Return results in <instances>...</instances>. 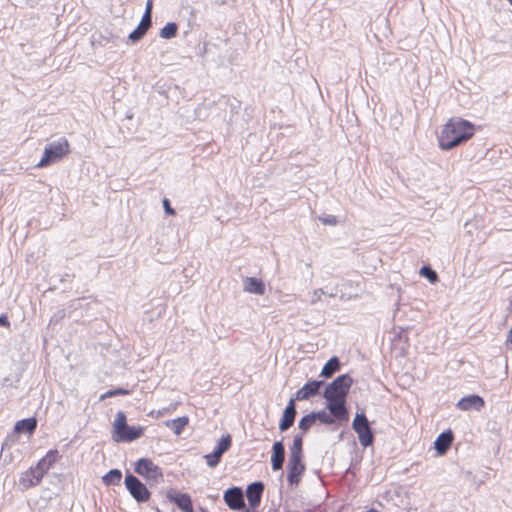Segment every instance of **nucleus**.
<instances>
[{"label":"nucleus","mask_w":512,"mask_h":512,"mask_svg":"<svg viewBox=\"0 0 512 512\" xmlns=\"http://www.w3.org/2000/svg\"><path fill=\"white\" fill-rule=\"evenodd\" d=\"M124 484L132 498L138 503H145L150 499L151 493L146 485L132 473L126 474Z\"/></svg>","instance_id":"obj_7"},{"label":"nucleus","mask_w":512,"mask_h":512,"mask_svg":"<svg viewBox=\"0 0 512 512\" xmlns=\"http://www.w3.org/2000/svg\"><path fill=\"white\" fill-rule=\"evenodd\" d=\"M178 32V25L175 22H168L161 28L159 36L162 39H172L176 37Z\"/></svg>","instance_id":"obj_28"},{"label":"nucleus","mask_w":512,"mask_h":512,"mask_svg":"<svg viewBox=\"0 0 512 512\" xmlns=\"http://www.w3.org/2000/svg\"><path fill=\"white\" fill-rule=\"evenodd\" d=\"M144 433V427L142 426H130L126 425L125 428L115 438L116 443H130L140 438Z\"/></svg>","instance_id":"obj_16"},{"label":"nucleus","mask_w":512,"mask_h":512,"mask_svg":"<svg viewBox=\"0 0 512 512\" xmlns=\"http://www.w3.org/2000/svg\"><path fill=\"white\" fill-rule=\"evenodd\" d=\"M244 291L256 295L265 293V283L262 279L256 277H246L243 280Z\"/></svg>","instance_id":"obj_20"},{"label":"nucleus","mask_w":512,"mask_h":512,"mask_svg":"<svg viewBox=\"0 0 512 512\" xmlns=\"http://www.w3.org/2000/svg\"><path fill=\"white\" fill-rule=\"evenodd\" d=\"M188 416L178 417L172 420H167L165 425L170 428L175 435H180L184 428L188 425Z\"/></svg>","instance_id":"obj_23"},{"label":"nucleus","mask_w":512,"mask_h":512,"mask_svg":"<svg viewBox=\"0 0 512 512\" xmlns=\"http://www.w3.org/2000/svg\"><path fill=\"white\" fill-rule=\"evenodd\" d=\"M69 152V142L65 137L52 141L45 146L43 155L38 162L37 167H48L60 161Z\"/></svg>","instance_id":"obj_3"},{"label":"nucleus","mask_w":512,"mask_h":512,"mask_svg":"<svg viewBox=\"0 0 512 512\" xmlns=\"http://www.w3.org/2000/svg\"><path fill=\"white\" fill-rule=\"evenodd\" d=\"M10 322L8 317L5 314L0 315V327H9Z\"/></svg>","instance_id":"obj_39"},{"label":"nucleus","mask_w":512,"mask_h":512,"mask_svg":"<svg viewBox=\"0 0 512 512\" xmlns=\"http://www.w3.org/2000/svg\"><path fill=\"white\" fill-rule=\"evenodd\" d=\"M152 9H153V1L147 0L144 12H149L150 14H152Z\"/></svg>","instance_id":"obj_41"},{"label":"nucleus","mask_w":512,"mask_h":512,"mask_svg":"<svg viewBox=\"0 0 512 512\" xmlns=\"http://www.w3.org/2000/svg\"><path fill=\"white\" fill-rule=\"evenodd\" d=\"M475 134V125L463 118H451L438 137L439 147L448 151L467 142Z\"/></svg>","instance_id":"obj_1"},{"label":"nucleus","mask_w":512,"mask_h":512,"mask_svg":"<svg viewBox=\"0 0 512 512\" xmlns=\"http://www.w3.org/2000/svg\"><path fill=\"white\" fill-rule=\"evenodd\" d=\"M320 221L323 223V224H326V225H336L337 224V218L333 215H328V216H325V217H320Z\"/></svg>","instance_id":"obj_37"},{"label":"nucleus","mask_w":512,"mask_h":512,"mask_svg":"<svg viewBox=\"0 0 512 512\" xmlns=\"http://www.w3.org/2000/svg\"><path fill=\"white\" fill-rule=\"evenodd\" d=\"M45 475L37 469L36 466L30 467L25 472L21 473L19 483L23 488L29 489L38 485Z\"/></svg>","instance_id":"obj_13"},{"label":"nucleus","mask_w":512,"mask_h":512,"mask_svg":"<svg viewBox=\"0 0 512 512\" xmlns=\"http://www.w3.org/2000/svg\"><path fill=\"white\" fill-rule=\"evenodd\" d=\"M511 304H512V299H511Z\"/></svg>","instance_id":"obj_46"},{"label":"nucleus","mask_w":512,"mask_h":512,"mask_svg":"<svg viewBox=\"0 0 512 512\" xmlns=\"http://www.w3.org/2000/svg\"><path fill=\"white\" fill-rule=\"evenodd\" d=\"M297 416L296 401L292 398L289 399L286 407L283 410L281 419L279 421V430L281 432L287 431L293 426Z\"/></svg>","instance_id":"obj_12"},{"label":"nucleus","mask_w":512,"mask_h":512,"mask_svg":"<svg viewBox=\"0 0 512 512\" xmlns=\"http://www.w3.org/2000/svg\"><path fill=\"white\" fill-rule=\"evenodd\" d=\"M134 471L145 478L150 485L158 484L163 481L164 475L162 469L149 458H140L137 460Z\"/></svg>","instance_id":"obj_6"},{"label":"nucleus","mask_w":512,"mask_h":512,"mask_svg":"<svg viewBox=\"0 0 512 512\" xmlns=\"http://www.w3.org/2000/svg\"><path fill=\"white\" fill-rule=\"evenodd\" d=\"M127 417L126 414L123 411H118L115 415V419L113 422V429H112V439L113 441L115 438L119 435V433L123 430V428L127 425Z\"/></svg>","instance_id":"obj_24"},{"label":"nucleus","mask_w":512,"mask_h":512,"mask_svg":"<svg viewBox=\"0 0 512 512\" xmlns=\"http://www.w3.org/2000/svg\"><path fill=\"white\" fill-rule=\"evenodd\" d=\"M285 459V446L283 440L275 441L272 446L271 468L273 471H279L283 467Z\"/></svg>","instance_id":"obj_17"},{"label":"nucleus","mask_w":512,"mask_h":512,"mask_svg":"<svg viewBox=\"0 0 512 512\" xmlns=\"http://www.w3.org/2000/svg\"><path fill=\"white\" fill-rule=\"evenodd\" d=\"M341 368L340 359L337 356H332L323 366L320 376L323 378H331Z\"/></svg>","instance_id":"obj_22"},{"label":"nucleus","mask_w":512,"mask_h":512,"mask_svg":"<svg viewBox=\"0 0 512 512\" xmlns=\"http://www.w3.org/2000/svg\"><path fill=\"white\" fill-rule=\"evenodd\" d=\"M323 294H325V291L322 288L314 290L313 298L311 299V304H316L320 300L321 295Z\"/></svg>","instance_id":"obj_38"},{"label":"nucleus","mask_w":512,"mask_h":512,"mask_svg":"<svg viewBox=\"0 0 512 512\" xmlns=\"http://www.w3.org/2000/svg\"><path fill=\"white\" fill-rule=\"evenodd\" d=\"M2 387H16L9 377H5L2 381Z\"/></svg>","instance_id":"obj_40"},{"label":"nucleus","mask_w":512,"mask_h":512,"mask_svg":"<svg viewBox=\"0 0 512 512\" xmlns=\"http://www.w3.org/2000/svg\"><path fill=\"white\" fill-rule=\"evenodd\" d=\"M324 295H327L328 297H335L337 295V292L336 291H331V292H326L325 291V294Z\"/></svg>","instance_id":"obj_42"},{"label":"nucleus","mask_w":512,"mask_h":512,"mask_svg":"<svg viewBox=\"0 0 512 512\" xmlns=\"http://www.w3.org/2000/svg\"><path fill=\"white\" fill-rule=\"evenodd\" d=\"M155 511H156V512H161V511H160V509H159V508H157V507L155 508Z\"/></svg>","instance_id":"obj_44"},{"label":"nucleus","mask_w":512,"mask_h":512,"mask_svg":"<svg viewBox=\"0 0 512 512\" xmlns=\"http://www.w3.org/2000/svg\"><path fill=\"white\" fill-rule=\"evenodd\" d=\"M508 2L510 3V5L512 6V0H508Z\"/></svg>","instance_id":"obj_45"},{"label":"nucleus","mask_w":512,"mask_h":512,"mask_svg":"<svg viewBox=\"0 0 512 512\" xmlns=\"http://www.w3.org/2000/svg\"><path fill=\"white\" fill-rule=\"evenodd\" d=\"M304 471L305 464L303 463V458L289 457L287 463V481L289 484L297 485Z\"/></svg>","instance_id":"obj_10"},{"label":"nucleus","mask_w":512,"mask_h":512,"mask_svg":"<svg viewBox=\"0 0 512 512\" xmlns=\"http://www.w3.org/2000/svg\"><path fill=\"white\" fill-rule=\"evenodd\" d=\"M93 302L94 301H91L90 298H88V297L78 298L71 302V307L74 310H78V309H82V308L88 309L90 304Z\"/></svg>","instance_id":"obj_33"},{"label":"nucleus","mask_w":512,"mask_h":512,"mask_svg":"<svg viewBox=\"0 0 512 512\" xmlns=\"http://www.w3.org/2000/svg\"><path fill=\"white\" fill-rule=\"evenodd\" d=\"M204 458L206 460V464L211 468L216 467L221 462L222 459V457L219 456V454L215 453L214 451L206 454Z\"/></svg>","instance_id":"obj_34"},{"label":"nucleus","mask_w":512,"mask_h":512,"mask_svg":"<svg viewBox=\"0 0 512 512\" xmlns=\"http://www.w3.org/2000/svg\"><path fill=\"white\" fill-rule=\"evenodd\" d=\"M315 423L316 421L311 412L301 417L298 422V428L301 430L300 434H306Z\"/></svg>","instance_id":"obj_29"},{"label":"nucleus","mask_w":512,"mask_h":512,"mask_svg":"<svg viewBox=\"0 0 512 512\" xmlns=\"http://www.w3.org/2000/svg\"><path fill=\"white\" fill-rule=\"evenodd\" d=\"M138 25L148 31L152 26V14L144 12Z\"/></svg>","instance_id":"obj_35"},{"label":"nucleus","mask_w":512,"mask_h":512,"mask_svg":"<svg viewBox=\"0 0 512 512\" xmlns=\"http://www.w3.org/2000/svg\"><path fill=\"white\" fill-rule=\"evenodd\" d=\"M420 275L426 278L431 284L438 282L437 272L430 265H423L419 271Z\"/></svg>","instance_id":"obj_30"},{"label":"nucleus","mask_w":512,"mask_h":512,"mask_svg":"<svg viewBox=\"0 0 512 512\" xmlns=\"http://www.w3.org/2000/svg\"><path fill=\"white\" fill-rule=\"evenodd\" d=\"M37 428V419L35 417L24 418L15 423L14 431L17 434L32 435Z\"/></svg>","instance_id":"obj_21"},{"label":"nucleus","mask_w":512,"mask_h":512,"mask_svg":"<svg viewBox=\"0 0 512 512\" xmlns=\"http://www.w3.org/2000/svg\"><path fill=\"white\" fill-rule=\"evenodd\" d=\"M351 427L358 435L361 446L367 448L373 445L375 435L364 411L355 414Z\"/></svg>","instance_id":"obj_5"},{"label":"nucleus","mask_w":512,"mask_h":512,"mask_svg":"<svg viewBox=\"0 0 512 512\" xmlns=\"http://www.w3.org/2000/svg\"><path fill=\"white\" fill-rule=\"evenodd\" d=\"M129 394H131V390L122 388V387H118L115 389H110V390L106 391L105 393H103L100 396V400H104L106 398H111V397H116V396H125V395H129Z\"/></svg>","instance_id":"obj_31"},{"label":"nucleus","mask_w":512,"mask_h":512,"mask_svg":"<svg viewBox=\"0 0 512 512\" xmlns=\"http://www.w3.org/2000/svg\"><path fill=\"white\" fill-rule=\"evenodd\" d=\"M264 491V484L261 481H255L246 488V496L249 507L256 509L261 503V497Z\"/></svg>","instance_id":"obj_14"},{"label":"nucleus","mask_w":512,"mask_h":512,"mask_svg":"<svg viewBox=\"0 0 512 512\" xmlns=\"http://www.w3.org/2000/svg\"><path fill=\"white\" fill-rule=\"evenodd\" d=\"M232 445V437L229 433L222 435L221 438L217 441L213 451L219 456H223V454L230 449Z\"/></svg>","instance_id":"obj_27"},{"label":"nucleus","mask_w":512,"mask_h":512,"mask_svg":"<svg viewBox=\"0 0 512 512\" xmlns=\"http://www.w3.org/2000/svg\"><path fill=\"white\" fill-rule=\"evenodd\" d=\"M303 434H296L289 447V457L303 458Z\"/></svg>","instance_id":"obj_25"},{"label":"nucleus","mask_w":512,"mask_h":512,"mask_svg":"<svg viewBox=\"0 0 512 512\" xmlns=\"http://www.w3.org/2000/svg\"><path fill=\"white\" fill-rule=\"evenodd\" d=\"M167 499L174 503L182 512H194L191 496L188 493L176 492L169 490L166 495Z\"/></svg>","instance_id":"obj_11"},{"label":"nucleus","mask_w":512,"mask_h":512,"mask_svg":"<svg viewBox=\"0 0 512 512\" xmlns=\"http://www.w3.org/2000/svg\"><path fill=\"white\" fill-rule=\"evenodd\" d=\"M324 385V380H308L291 398L295 401L309 400L310 398L319 395L320 389Z\"/></svg>","instance_id":"obj_9"},{"label":"nucleus","mask_w":512,"mask_h":512,"mask_svg":"<svg viewBox=\"0 0 512 512\" xmlns=\"http://www.w3.org/2000/svg\"><path fill=\"white\" fill-rule=\"evenodd\" d=\"M242 512H258L256 509H252V508H243L241 509Z\"/></svg>","instance_id":"obj_43"},{"label":"nucleus","mask_w":512,"mask_h":512,"mask_svg":"<svg viewBox=\"0 0 512 512\" xmlns=\"http://www.w3.org/2000/svg\"><path fill=\"white\" fill-rule=\"evenodd\" d=\"M314 420L324 425H335L333 430L349 420V411H344L325 402V409L311 412Z\"/></svg>","instance_id":"obj_4"},{"label":"nucleus","mask_w":512,"mask_h":512,"mask_svg":"<svg viewBox=\"0 0 512 512\" xmlns=\"http://www.w3.org/2000/svg\"><path fill=\"white\" fill-rule=\"evenodd\" d=\"M454 439L453 432L448 429L440 433L434 441V448L438 455H445L450 449Z\"/></svg>","instance_id":"obj_18"},{"label":"nucleus","mask_w":512,"mask_h":512,"mask_svg":"<svg viewBox=\"0 0 512 512\" xmlns=\"http://www.w3.org/2000/svg\"><path fill=\"white\" fill-rule=\"evenodd\" d=\"M60 457L61 456L57 449H50L42 458L38 460L35 466L45 475Z\"/></svg>","instance_id":"obj_19"},{"label":"nucleus","mask_w":512,"mask_h":512,"mask_svg":"<svg viewBox=\"0 0 512 512\" xmlns=\"http://www.w3.org/2000/svg\"><path fill=\"white\" fill-rule=\"evenodd\" d=\"M223 500L229 509L239 511L245 507L244 493L241 487L232 486L223 493Z\"/></svg>","instance_id":"obj_8"},{"label":"nucleus","mask_w":512,"mask_h":512,"mask_svg":"<svg viewBox=\"0 0 512 512\" xmlns=\"http://www.w3.org/2000/svg\"><path fill=\"white\" fill-rule=\"evenodd\" d=\"M146 33H147L146 29L137 25V27L133 31H131L130 34L128 35V39L132 43H136V42L140 41L145 36Z\"/></svg>","instance_id":"obj_32"},{"label":"nucleus","mask_w":512,"mask_h":512,"mask_svg":"<svg viewBox=\"0 0 512 512\" xmlns=\"http://www.w3.org/2000/svg\"><path fill=\"white\" fill-rule=\"evenodd\" d=\"M485 406L484 399L477 395L471 394L462 397L456 404V407L462 411L475 410L480 411Z\"/></svg>","instance_id":"obj_15"},{"label":"nucleus","mask_w":512,"mask_h":512,"mask_svg":"<svg viewBox=\"0 0 512 512\" xmlns=\"http://www.w3.org/2000/svg\"><path fill=\"white\" fill-rule=\"evenodd\" d=\"M162 203H163L164 211L166 214H168V215L176 214L175 209L171 207L170 201L167 198H164Z\"/></svg>","instance_id":"obj_36"},{"label":"nucleus","mask_w":512,"mask_h":512,"mask_svg":"<svg viewBox=\"0 0 512 512\" xmlns=\"http://www.w3.org/2000/svg\"><path fill=\"white\" fill-rule=\"evenodd\" d=\"M352 384L353 379L348 373L338 375L332 382L325 383L322 395L325 402L333 407L336 406L344 411H349L347 408V397Z\"/></svg>","instance_id":"obj_2"},{"label":"nucleus","mask_w":512,"mask_h":512,"mask_svg":"<svg viewBox=\"0 0 512 512\" xmlns=\"http://www.w3.org/2000/svg\"><path fill=\"white\" fill-rule=\"evenodd\" d=\"M122 479L121 470L114 468L109 470L103 477L102 481L106 486H116L119 485Z\"/></svg>","instance_id":"obj_26"}]
</instances>
